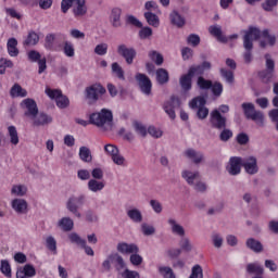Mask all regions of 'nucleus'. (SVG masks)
<instances>
[{"label": "nucleus", "instance_id": "nucleus-3", "mask_svg": "<svg viewBox=\"0 0 278 278\" xmlns=\"http://www.w3.org/2000/svg\"><path fill=\"white\" fill-rule=\"evenodd\" d=\"M73 8L74 16H86L88 12V7L86 5V0H62L61 1V12L66 14L68 10Z\"/></svg>", "mask_w": 278, "mask_h": 278}, {"label": "nucleus", "instance_id": "nucleus-8", "mask_svg": "<svg viewBox=\"0 0 278 278\" xmlns=\"http://www.w3.org/2000/svg\"><path fill=\"white\" fill-rule=\"evenodd\" d=\"M275 76V60L270 54H265V70L258 73V77H261L262 81L265 84H269Z\"/></svg>", "mask_w": 278, "mask_h": 278}, {"label": "nucleus", "instance_id": "nucleus-39", "mask_svg": "<svg viewBox=\"0 0 278 278\" xmlns=\"http://www.w3.org/2000/svg\"><path fill=\"white\" fill-rule=\"evenodd\" d=\"M211 242L215 249H223V244H225V239L219 232H213L211 235Z\"/></svg>", "mask_w": 278, "mask_h": 278}, {"label": "nucleus", "instance_id": "nucleus-20", "mask_svg": "<svg viewBox=\"0 0 278 278\" xmlns=\"http://www.w3.org/2000/svg\"><path fill=\"white\" fill-rule=\"evenodd\" d=\"M21 106L26 110L25 116L31 118L35 114H38V104L34 101V99L27 98L24 99L21 103Z\"/></svg>", "mask_w": 278, "mask_h": 278}, {"label": "nucleus", "instance_id": "nucleus-53", "mask_svg": "<svg viewBox=\"0 0 278 278\" xmlns=\"http://www.w3.org/2000/svg\"><path fill=\"white\" fill-rule=\"evenodd\" d=\"M247 270L253 275H262L264 273V267L258 263H252L247 266Z\"/></svg>", "mask_w": 278, "mask_h": 278}, {"label": "nucleus", "instance_id": "nucleus-9", "mask_svg": "<svg viewBox=\"0 0 278 278\" xmlns=\"http://www.w3.org/2000/svg\"><path fill=\"white\" fill-rule=\"evenodd\" d=\"M46 94L50 99H55L56 105L61 110L68 108V105L71 104V101L68 100V98L62 94V91L59 89H51L50 87H46Z\"/></svg>", "mask_w": 278, "mask_h": 278}, {"label": "nucleus", "instance_id": "nucleus-1", "mask_svg": "<svg viewBox=\"0 0 278 278\" xmlns=\"http://www.w3.org/2000/svg\"><path fill=\"white\" fill-rule=\"evenodd\" d=\"M261 33L260 28L250 26L248 30L244 31L243 36V48L245 52L243 53V60L245 64H251L253 62V42L260 39Z\"/></svg>", "mask_w": 278, "mask_h": 278}, {"label": "nucleus", "instance_id": "nucleus-46", "mask_svg": "<svg viewBox=\"0 0 278 278\" xmlns=\"http://www.w3.org/2000/svg\"><path fill=\"white\" fill-rule=\"evenodd\" d=\"M14 197H25L27 194V187L25 185H15L11 189Z\"/></svg>", "mask_w": 278, "mask_h": 278}, {"label": "nucleus", "instance_id": "nucleus-49", "mask_svg": "<svg viewBox=\"0 0 278 278\" xmlns=\"http://www.w3.org/2000/svg\"><path fill=\"white\" fill-rule=\"evenodd\" d=\"M108 49H109L108 43L101 42L94 47L93 53H96V55H100L101 58H103V55H108Z\"/></svg>", "mask_w": 278, "mask_h": 278}, {"label": "nucleus", "instance_id": "nucleus-16", "mask_svg": "<svg viewBox=\"0 0 278 278\" xmlns=\"http://www.w3.org/2000/svg\"><path fill=\"white\" fill-rule=\"evenodd\" d=\"M184 157L192 162L193 164H203L205 162V155L201 151H197L192 148H188L182 153Z\"/></svg>", "mask_w": 278, "mask_h": 278}, {"label": "nucleus", "instance_id": "nucleus-31", "mask_svg": "<svg viewBox=\"0 0 278 278\" xmlns=\"http://www.w3.org/2000/svg\"><path fill=\"white\" fill-rule=\"evenodd\" d=\"M169 21L172 25H175V27H184L186 25V18L179 14L177 11H172L169 14Z\"/></svg>", "mask_w": 278, "mask_h": 278}, {"label": "nucleus", "instance_id": "nucleus-25", "mask_svg": "<svg viewBox=\"0 0 278 278\" xmlns=\"http://www.w3.org/2000/svg\"><path fill=\"white\" fill-rule=\"evenodd\" d=\"M36 277V268L30 264H26L16 271V278H31Z\"/></svg>", "mask_w": 278, "mask_h": 278}, {"label": "nucleus", "instance_id": "nucleus-13", "mask_svg": "<svg viewBox=\"0 0 278 278\" xmlns=\"http://www.w3.org/2000/svg\"><path fill=\"white\" fill-rule=\"evenodd\" d=\"M210 124L213 129H225L227 125V118L220 115V111L213 110L210 114Z\"/></svg>", "mask_w": 278, "mask_h": 278}, {"label": "nucleus", "instance_id": "nucleus-40", "mask_svg": "<svg viewBox=\"0 0 278 278\" xmlns=\"http://www.w3.org/2000/svg\"><path fill=\"white\" fill-rule=\"evenodd\" d=\"M168 71L164 70V68H159L156 71V81L157 84H160L161 86H164V84H168Z\"/></svg>", "mask_w": 278, "mask_h": 278}, {"label": "nucleus", "instance_id": "nucleus-15", "mask_svg": "<svg viewBox=\"0 0 278 278\" xmlns=\"http://www.w3.org/2000/svg\"><path fill=\"white\" fill-rule=\"evenodd\" d=\"M180 105H181V101L179 100V98L172 97L168 101H166L163 104V110L169 116V118L172 121H175V118L177 116L175 114V110H177V108H180Z\"/></svg>", "mask_w": 278, "mask_h": 278}, {"label": "nucleus", "instance_id": "nucleus-55", "mask_svg": "<svg viewBox=\"0 0 278 278\" xmlns=\"http://www.w3.org/2000/svg\"><path fill=\"white\" fill-rule=\"evenodd\" d=\"M112 73L117 76L118 79L125 80V72L118 63H112Z\"/></svg>", "mask_w": 278, "mask_h": 278}, {"label": "nucleus", "instance_id": "nucleus-38", "mask_svg": "<svg viewBox=\"0 0 278 278\" xmlns=\"http://www.w3.org/2000/svg\"><path fill=\"white\" fill-rule=\"evenodd\" d=\"M126 214L132 223H142V212L139 208H129Z\"/></svg>", "mask_w": 278, "mask_h": 278}, {"label": "nucleus", "instance_id": "nucleus-58", "mask_svg": "<svg viewBox=\"0 0 278 278\" xmlns=\"http://www.w3.org/2000/svg\"><path fill=\"white\" fill-rule=\"evenodd\" d=\"M159 273L163 278H175V273H173V268L168 266H160Z\"/></svg>", "mask_w": 278, "mask_h": 278}, {"label": "nucleus", "instance_id": "nucleus-57", "mask_svg": "<svg viewBox=\"0 0 278 278\" xmlns=\"http://www.w3.org/2000/svg\"><path fill=\"white\" fill-rule=\"evenodd\" d=\"M0 270L4 277H12V267L10 266V262L1 261Z\"/></svg>", "mask_w": 278, "mask_h": 278}, {"label": "nucleus", "instance_id": "nucleus-11", "mask_svg": "<svg viewBox=\"0 0 278 278\" xmlns=\"http://www.w3.org/2000/svg\"><path fill=\"white\" fill-rule=\"evenodd\" d=\"M135 79L142 94H146V97H151V92L153 90V83H151V78H149L147 74L137 73Z\"/></svg>", "mask_w": 278, "mask_h": 278}, {"label": "nucleus", "instance_id": "nucleus-14", "mask_svg": "<svg viewBox=\"0 0 278 278\" xmlns=\"http://www.w3.org/2000/svg\"><path fill=\"white\" fill-rule=\"evenodd\" d=\"M241 166L248 175H257L260 173V166H257V159L255 156L242 159Z\"/></svg>", "mask_w": 278, "mask_h": 278}, {"label": "nucleus", "instance_id": "nucleus-59", "mask_svg": "<svg viewBox=\"0 0 278 278\" xmlns=\"http://www.w3.org/2000/svg\"><path fill=\"white\" fill-rule=\"evenodd\" d=\"M45 47L48 51H53V47H55V34H48L46 36Z\"/></svg>", "mask_w": 278, "mask_h": 278}, {"label": "nucleus", "instance_id": "nucleus-34", "mask_svg": "<svg viewBox=\"0 0 278 278\" xmlns=\"http://www.w3.org/2000/svg\"><path fill=\"white\" fill-rule=\"evenodd\" d=\"M208 34L217 38L219 42H227V37L223 35V28L219 25H213L208 27Z\"/></svg>", "mask_w": 278, "mask_h": 278}, {"label": "nucleus", "instance_id": "nucleus-12", "mask_svg": "<svg viewBox=\"0 0 278 278\" xmlns=\"http://www.w3.org/2000/svg\"><path fill=\"white\" fill-rule=\"evenodd\" d=\"M226 172L232 177L240 175L242 173V157L231 156L226 164Z\"/></svg>", "mask_w": 278, "mask_h": 278}, {"label": "nucleus", "instance_id": "nucleus-27", "mask_svg": "<svg viewBox=\"0 0 278 278\" xmlns=\"http://www.w3.org/2000/svg\"><path fill=\"white\" fill-rule=\"evenodd\" d=\"M181 177L184 180L187 181V184L189 186H194V182L198 180V179H201V174H199V172H192V170H189V169H185L182 170L181 173Z\"/></svg>", "mask_w": 278, "mask_h": 278}, {"label": "nucleus", "instance_id": "nucleus-10", "mask_svg": "<svg viewBox=\"0 0 278 278\" xmlns=\"http://www.w3.org/2000/svg\"><path fill=\"white\" fill-rule=\"evenodd\" d=\"M105 88L100 84H94L86 88L85 97L89 103H97L99 97L105 94Z\"/></svg>", "mask_w": 278, "mask_h": 278}, {"label": "nucleus", "instance_id": "nucleus-51", "mask_svg": "<svg viewBox=\"0 0 278 278\" xmlns=\"http://www.w3.org/2000/svg\"><path fill=\"white\" fill-rule=\"evenodd\" d=\"M111 160L116 166H121L122 168L127 166V159H125L121 152L116 153Z\"/></svg>", "mask_w": 278, "mask_h": 278}, {"label": "nucleus", "instance_id": "nucleus-2", "mask_svg": "<svg viewBox=\"0 0 278 278\" xmlns=\"http://www.w3.org/2000/svg\"><path fill=\"white\" fill-rule=\"evenodd\" d=\"M114 116L112 115V111L102 109L98 113H93L90 116L91 125H96L103 131H110L114 125Z\"/></svg>", "mask_w": 278, "mask_h": 278}, {"label": "nucleus", "instance_id": "nucleus-22", "mask_svg": "<svg viewBox=\"0 0 278 278\" xmlns=\"http://www.w3.org/2000/svg\"><path fill=\"white\" fill-rule=\"evenodd\" d=\"M11 207L15 214H27L29 204H27V200L16 198L11 201Z\"/></svg>", "mask_w": 278, "mask_h": 278}, {"label": "nucleus", "instance_id": "nucleus-47", "mask_svg": "<svg viewBox=\"0 0 278 278\" xmlns=\"http://www.w3.org/2000/svg\"><path fill=\"white\" fill-rule=\"evenodd\" d=\"M118 152H121V150L118 149V147H116L113 143H106L104 144V153L105 155H108L109 157H113L115 156Z\"/></svg>", "mask_w": 278, "mask_h": 278}, {"label": "nucleus", "instance_id": "nucleus-62", "mask_svg": "<svg viewBox=\"0 0 278 278\" xmlns=\"http://www.w3.org/2000/svg\"><path fill=\"white\" fill-rule=\"evenodd\" d=\"M165 255L169 257V260H176V257L181 255V250L179 248H172L165 251Z\"/></svg>", "mask_w": 278, "mask_h": 278}, {"label": "nucleus", "instance_id": "nucleus-60", "mask_svg": "<svg viewBox=\"0 0 278 278\" xmlns=\"http://www.w3.org/2000/svg\"><path fill=\"white\" fill-rule=\"evenodd\" d=\"M277 4H278V0H265L262 3V8L263 10H265V12H273L275 8H277Z\"/></svg>", "mask_w": 278, "mask_h": 278}, {"label": "nucleus", "instance_id": "nucleus-56", "mask_svg": "<svg viewBox=\"0 0 278 278\" xmlns=\"http://www.w3.org/2000/svg\"><path fill=\"white\" fill-rule=\"evenodd\" d=\"M67 238L72 244H77L78 247H81L84 242L86 241L83 239L77 232H71L67 235Z\"/></svg>", "mask_w": 278, "mask_h": 278}, {"label": "nucleus", "instance_id": "nucleus-6", "mask_svg": "<svg viewBox=\"0 0 278 278\" xmlns=\"http://www.w3.org/2000/svg\"><path fill=\"white\" fill-rule=\"evenodd\" d=\"M86 203V197L84 194L80 195H71L66 203L65 207L70 214H73L75 218H81V212H79V207Z\"/></svg>", "mask_w": 278, "mask_h": 278}, {"label": "nucleus", "instance_id": "nucleus-5", "mask_svg": "<svg viewBox=\"0 0 278 278\" xmlns=\"http://www.w3.org/2000/svg\"><path fill=\"white\" fill-rule=\"evenodd\" d=\"M245 118L254 121L258 127H264V113L255 110V104L251 102H244L241 104Z\"/></svg>", "mask_w": 278, "mask_h": 278}, {"label": "nucleus", "instance_id": "nucleus-30", "mask_svg": "<svg viewBox=\"0 0 278 278\" xmlns=\"http://www.w3.org/2000/svg\"><path fill=\"white\" fill-rule=\"evenodd\" d=\"M87 188L89 192H101L105 188V181L103 180H97V179H89L87 184Z\"/></svg>", "mask_w": 278, "mask_h": 278}, {"label": "nucleus", "instance_id": "nucleus-36", "mask_svg": "<svg viewBox=\"0 0 278 278\" xmlns=\"http://www.w3.org/2000/svg\"><path fill=\"white\" fill-rule=\"evenodd\" d=\"M78 155L81 162H86L87 164H90V162H92V152L88 147H80Z\"/></svg>", "mask_w": 278, "mask_h": 278}, {"label": "nucleus", "instance_id": "nucleus-19", "mask_svg": "<svg viewBox=\"0 0 278 278\" xmlns=\"http://www.w3.org/2000/svg\"><path fill=\"white\" fill-rule=\"evenodd\" d=\"M118 253L122 255H132V253H140V248L136 243L119 242L116 247Z\"/></svg>", "mask_w": 278, "mask_h": 278}, {"label": "nucleus", "instance_id": "nucleus-48", "mask_svg": "<svg viewBox=\"0 0 278 278\" xmlns=\"http://www.w3.org/2000/svg\"><path fill=\"white\" fill-rule=\"evenodd\" d=\"M40 40V37L35 31H31L28 34L26 40L24 41V45L27 47H34L35 45H38V41Z\"/></svg>", "mask_w": 278, "mask_h": 278}, {"label": "nucleus", "instance_id": "nucleus-64", "mask_svg": "<svg viewBox=\"0 0 278 278\" xmlns=\"http://www.w3.org/2000/svg\"><path fill=\"white\" fill-rule=\"evenodd\" d=\"M122 277L124 278H140V273H138L137 270H131V269H125L122 273Z\"/></svg>", "mask_w": 278, "mask_h": 278}, {"label": "nucleus", "instance_id": "nucleus-42", "mask_svg": "<svg viewBox=\"0 0 278 278\" xmlns=\"http://www.w3.org/2000/svg\"><path fill=\"white\" fill-rule=\"evenodd\" d=\"M63 53L66 58H75V45L68 40H65L63 42Z\"/></svg>", "mask_w": 278, "mask_h": 278}, {"label": "nucleus", "instance_id": "nucleus-35", "mask_svg": "<svg viewBox=\"0 0 278 278\" xmlns=\"http://www.w3.org/2000/svg\"><path fill=\"white\" fill-rule=\"evenodd\" d=\"M192 77L189 72L180 77L179 84L185 92L192 90Z\"/></svg>", "mask_w": 278, "mask_h": 278}, {"label": "nucleus", "instance_id": "nucleus-52", "mask_svg": "<svg viewBox=\"0 0 278 278\" xmlns=\"http://www.w3.org/2000/svg\"><path fill=\"white\" fill-rule=\"evenodd\" d=\"M129 262L132 266H141L144 258L140 255V252H135L130 254Z\"/></svg>", "mask_w": 278, "mask_h": 278}, {"label": "nucleus", "instance_id": "nucleus-54", "mask_svg": "<svg viewBox=\"0 0 278 278\" xmlns=\"http://www.w3.org/2000/svg\"><path fill=\"white\" fill-rule=\"evenodd\" d=\"M141 233L143 236H155V226L147 223L141 224Z\"/></svg>", "mask_w": 278, "mask_h": 278}, {"label": "nucleus", "instance_id": "nucleus-61", "mask_svg": "<svg viewBox=\"0 0 278 278\" xmlns=\"http://www.w3.org/2000/svg\"><path fill=\"white\" fill-rule=\"evenodd\" d=\"M134 129L136 131V134H138V136H141L142 138H144V136H147L149 129H147V127L144 125H142L141 123L136 122L134 124Z\"/></svg>", "mask_w": 278, "mask_h": 278}, {"label": "nucleus", "instance_id": "nucleus-43", "mask_svg": "<svg viewBox=\"0 0 278 278\" xmlns=\"http://www.w3.org/2000/svg\"><path fill=\"white\" fill-rule=\"evenodd\" d=\"M46 247L51 251L52 255H58V241L53 236L46 238Z\"/></svg>", "mask_w": 278, "mask_h": 278}, {"label": "nucleus", "instance_id": "nucleus-44", "mask_svg": "<svg viewBox=\"0 0 278 278\" xmlns=\"http://www.w3.org/2000/svg\"><path fill=\"white\" fill-rule=\"evenodd\" d=\"M148 55L150 60L156 64V66H162V64H164V56L160 52L151 50L149 51Z\"/></svg>", "mask_w": 278, "mask_h": 278}, {"label": "nucleus", "instance_id": "nucleus-37", "mask_svg": "<svg viewBox=\"0 0 278 278\" xmlns=\"http://www.w3.org/2000/svg\"><path fill=\"white\" fill-rule=\"evenodd\" d=\"M181 239L179 240V248L181 253H190L193 249L192 242L188 237H180Z\"/></svg>", "mask_w": 278, "mask_h": 278}, {"label": "nucleus", "instance_id": "nucleus-29", "mask_svg": "<svg viewBox=\"0 0 278 278\" xmlns=\"http://www.w3.org/2000/svg\"><path fill=\"white\" fill-rule=\"evenodd\" d=\"M245 247L253 251V253H263L264 252V244L260 242V240L254 238H249L245 242Z\"/></svg>", "mask_w": 278, "mask_h": 278}, {"label": "nucleus", "instance_id": "nucleus-7", "mask_svg": "<svg viewBox=\"0 0 278 278\" xmlns=\"http://www.w3.org/2000/svg\"><path fill=\"white\" fill-rule=\"evenodd\" d=\"M205 103L206 101H205V98L203 97L193 98L189 102V108H191V110H198L197 116L200 121H205V118L210 116V109L205 106Z\"/></svg>", "mask_w": 278, "mask_h": 278}, {"label": "nucleus", "instance_id": "nucleus-21", "mask_svg": "<svg viewBox=\"0 0 278 278\" xmlns=\"http://www.w3.org/2000/svg\"><path fill=\"white\" fill-rule=\"evenodd\" d=\"M30 119L34 127H45V125H50V123H53V118L51 116L39 112L33 115Z\"/></svg>", "mask_w": 278, "mask_h": 278}, {"label": "nucleus", "instance_id": "nucleus-26", "mask_svg": "<svg viewBox=\"0 0 278 278\" xmlns=\"http://www.w3.org/2000/svg\"><path fill=\"white\" fill-rule=\"evenodd\" d=\"M212 68V64L210 62H203L201 65H193L189 68L188 73L191 76L203 75L205 71H210Z\"/></svg>", "mask_w": 278, "mask_h": 278}, {"label": "nucleus", "instance_id": "nucleus-32", "mask_svg": "<svg viewBox=\"0 0 278 278\" xmlns=\"http://www.w3.org/2000/svg\"><path fill=\"white\" fill-rule=\"evenodd\" d=\"M7 50L11 58L18 56V40L16 38H10L7 42Z\"/></svg>", "mask_w": 278, "mask_h": 278}, {"label": "nucleus", "instance_id": "nucleus-63", "mask_svg": "<svg viewBox=\"0 0 278 278\" xmlns=\"http://www.w3.org/2000/svg\"><path fill=\"white\" fill-rule=\"evenodd\" d=\"M189 278H203V268L201 267V265H194L192 267Z\"/></svg>", "mask_w": 278, "mask_h": 278}, {"label": "nucleus", "instance_id": "nucleus-28", "mask_svg": "<svg viewBox=\"0 0 278 278\" xmlns=\"http://www.w3.org/2000/svg\"><path fill=\"white\" fill-rule=\"evenodd\" d=\"M123 14V11L118 8H114L111 11V25L115 28L123 27V22L121 21V15Z\"/></svg>", "mask_w": 278, "mask_h": 278}, {"label": "nucleus", "instance_id": "nucleus-33", "mask_svg": "<svg viewBox=\"0 0 278 278\" xmlns=\"http://www.w3.org/2000/svg\"><path fill=\"white\" fill-rule=\"evenodd\" d=\"M12 99H24L27 97V90L21 87L18 84H14L10 90Z\"/></svg>", "mask_w": 278, "mask_h": 278}, {"label": "nucleus", "instance_id": "nucleus-23", "mask_svg": "<svg viewBox=\"0 0 278 278\" xmlns=\"http://www.w3.org/2000/svg\"><path fill=\"white\" fill-rule=\"evenodd\" d=\"M260 37L262 36V38H264V40L260 42L262 49H266V47H275V42H277V37L275 35H271L268 29H264L263 31L260 30Z\"/></svg>", "mask_w": 278, "mask_h": 278}, {"label": "nucleus", "instance_id": "nucleus-41", "mask_svg": "<svg viewBox=\"0 0 278 278\" xmlns=\"http://www.w3.org/2000/svg\"><path fill=\"white\" fill-rule=\"evenodd\" d=\"M144 18L151 27H160V17L153 12H146Z\"/></svg>", "mask_w": 278, "mask_h": 278}, {"label": "nucleus", "instance_id": "nucleus-4", "mask_svg": "<svg viewBox=\"0 0 278 278\" xmlns=\"http://www.w3.org/2000/svg\"><path fill=\"white\" fill-rule=\"evenodd\" d=\"M73 8L74 16H86L88 12V7L86 5V0H62L61 1V12L66 14L68 10Z\"/></svg>", "mask_w": 278, "mask_h": 278}, {"label": "nucleus", "instance_id": "nucleus-18", "mask_svg": "<svg viewBox=\"0 0 278 278\" xmlns=\"http://www.w3.org/2000/svg\"><path fill=\"white\" fill-rule=\"evenodd\" d=\"M167 225L174 236H178V238L186 237V228L175 217H169Z\"/></svg>", "mask_w": 278, "mask_h": 278}, {"label": "nucleus", "instance_id": "nucleus-45", "mask_svg": "<svg viewBox=\"0 0 278 278\" xmlns=\"http://www.w3.org/2000/svg\"><path fill=\"white\" fill-rule=\"evenodd\" d=\"M8 132H9L11 144H14V147H16V144H18V142H20L18 131L16 130V127L15 126H9L8 127Z\"/></svg>", "mask_w": 278, "mask_h": 278}, {"label": "nucleus", "instance_id": "nucleus-17", "mask_svg": "<svg viewBox=\"0 0 278 278\" xmlns=\"http://www.w3.org/2000/svg\"><path fill=\"white\" fill-rule=\"evenodd\" d=\"M117 53L126 60L127 64H134L136 58V49L127 47L125 43L117 46Z\"/></svg>", "mask_w": 278, "mask_h": 278}, {"label": "nucleus", "instance_id": "nucleus-50", "mask_svg": "<svg viewBox=\"0 0 278 278\" xmlns=\"http://www.w3.org/2000/svg\"><path fill=\"white\" fill-rule=\"evenodd\" d=\"M113 264H115L117 270L126 268L127 266V263H125V258H123L118 253H113Z\"/></svg>", "mask_w": 278, "mask_h": 278}, {"label": "nucleus", "instance_id": "nucleus-24", "mask_svg": "<svg viewBox=\"0 0 278 278\" xmlns=\"http://www.w3.org/2000/svg\"><path fill=\"white\" fill-rule=\"evenodd\" d=\"M56 228L65 232L73 231L75 229V222L68 216L61 217L56 222Z\"/></svg>", "mask_w": 278, "mask_h": 278}]
</instances>
